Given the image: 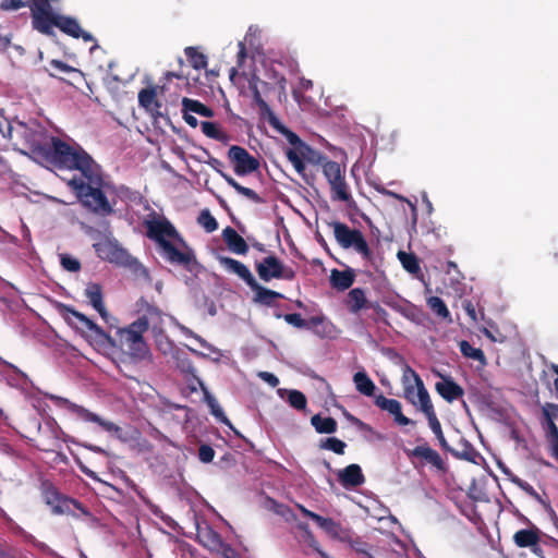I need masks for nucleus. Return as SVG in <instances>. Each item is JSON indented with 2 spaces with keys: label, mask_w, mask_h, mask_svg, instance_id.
<instances>
[{
  "label": "nucleus",
  "mask_w": 558,
  "mask_h": 558,
  "mask_svg": "<svg viewBox=\"0 0 558 558\" xmlns=\"http://www.w3.org/2000/svg\"><path fill=\"white\" fill-rule=\"evenodd\" d=\"M312 520L322 529L330 531L336 526L335 521L331 518H324L317 513H314Z\"/></svg>",
  "instance_id": "obj_53"
},
{
  "label": "nucleus",
  "mask_w": 558,
  "mask_h": 558,
  "mask_svg": "<svg viewBox=\"0 0 558 558\" xmlns=\"http://www.w3.org/2000/svg\"><path fill=\"white\" fill-rule=\"evenodd\" d=\"M374 403L383 411L393 416L395 422L400 426L414 425L415 422L402 413L401 403L396 399H388L384 395L375 396Z\"/></svg>",
  "instance_id": "obj_15"
},
{
  "label": "nucleus",
  "mask_w": 558,
  "mask_h": 558,
  "mask_svg": "<svg viewBox=\"0 0 558 558\" xmlns=\"http://www.w3.org/2000/svg\"><path fill=\"white\" fill-rule=\"evenodd\" d=\"M319 448L330 450L337 454H343L347 448V444L339 438L328 437L320 440Z\"/></svg>",
  "instance_id": "obj_40"
},
{
  "label": "nucleus",
  "mask_w": 558,
  "mask_h": 558,
  "mask_svg": "<svg viewBox=\"0 0 558 558\" xmlns=\"http://www.w3.org/2000/svg\"><path fill=\"white\" fill-rule=\"evenodd\" d=\"M403 392L404 398L412 404H416L415 401V389L416 397L420 403L421 411L425 414L426 418L436 414L434 405L432 403L429 393L424 386V383L420 375L409 365H405L402 375Z\"/></svg>",
  "instance_id": "obj_4"
},
{
  "label": "nucleus",
  "mask_w": 558,
  "mask_h": 558,
  "mask_svg": "<svg viewBox=\"0 0 558 558\" xmlns=\"http://www.w3.org/2000/svg\"><path fill=\"white\" fill-rule=\"evenodd\" d=\"M328 226L333 231V236L337 243L344 250L353 248L359 253L363 259L372 260L373 252L359 229H351L348 225L341 221H330Z\"/></svg>",
  "instance_id": "obj_5"
},
{
  "label": "nucleus",
  "mask_w": 558,
  "mask_h": 558,
  "mask_svg": "<svg viewBox=\"0 0 558 558\" xmlns=\"http://www.w3.org/2000/svg\"><path fill=\"white\" fill-rule=\"evenodd\" d=\"M158 89H160V93L163 92V87L150 86L141 89L137 96L140 107L145 109L155 118L161 116V101L158 99Z\"/></svg>",
  "instance_id": "obj_16"
},
{
  "label": "nucleus",
  "mask_w": 558,
  "mask_h": 558,
  "mask_svg": "<svg viewBox=\"0 0 558 558\" xmlns=\"http://www.w3.org/2000/svg\"><path fill=\"white\" fill-rule=\"evenodd\" d=\"M41 494L45 502L51 508V512L56 515H75L71 510V506L80 510L85 515L89 514L88 510L78 500L62 495L49 481L41 483Z\"/></svg>",
  "instance_id": "obj_9"
},
{
  "label": "nucleus",
  "mask_w": 558,
  "mask_h": 558,
  "mask_svg": "<svg viewBox=\"0 0 558 558\" xmlns=\"http://www.w3.org/2000/svg\"><path fill=\"white\" fill-rule=\"evenodd\" d=\"M462 307L465 311V313L469 315V317L471 318L472 322H476L477 320L476 310H475V306H474L472 301L464 300L462 302Z\"/></svg>",
  "instance_id": "obj_55"
},
{
  "label": "nucleus",
  "mask_w": 558,
  "mask_h": 558,
  "mask_svg": "<svg viewBox=\"0 0 558 558\" xmlns=\"http://www.w3.org/2000/svg\"><path fill=\"white\" fill-rule=\"evenodd\" d=\"M219 263L230 272L239 276L248 287L255 283V277L250 269L241 262L227 256H220Z\"/></svg>",
  "instance_id": "obj_24"
},
{
  "label": "nucleus",
  "mask_w": 558,
  "mask_h": 558,
  "mask_svg": "<svg viewBox=\"0 0 558 558\" xmlns=\"http://www.w3.org/2000/svg\"><path fill=\"white\" fill-rule=\"evenodd\" d=\"M210 165L225 179V181L236 191V193L243 195L244 197H246L247 199H250L251 202H253L255 204L265 203V199L260 195H258L255 191H253L250 187L243 186L233 177L217 169L214 165H219V166L221 165V162L218 159H213V162H210Z\"/></svg>",
  "instance_id": "obj_21"
},
{
  "label": "nucleus",
  "mask_w": 558,
  "mask_h": 558,
  "mask_svg": "<svg viewBox=\"0 0 558 558\" xmlns=\"http://www.w3.org/2000/svg\"><path fill=\"white\" fill-rule=\"evenodd\" d=\"M144 226L147 238L157 244L160 256L167 263L180 266L190 272L199 267L194 250L167 218L145 220Z\"/></svg>",
  "instance_id": "obj_1"
},
{
  "label": "nucleus",
  "mask_w": 558,
  "mask_h": 558,
  "mask_svg": "<svg viewBox=\"0 0 558 558\" xmlns=\"http://www.w3.org/2000/svg\"><path fill=\"white\" fill-rule=\"evenodd\" d=\"M461 445H462L461 451L453 450L452 448H450V450H448V451L453 457H456L458 459H462V460L470 461V462H475L477 452L474 449V447L468 440H464V439L461 441Z\"/></svg>",
  "instance_id": "obj_39"
},
{
  "label": "nucleus",
  "mask_w": 558,
  "mask_h": 558,
  "mask_svg": "<svg viewBox=\"0 0 558 558\" xmlns=\"http://www.w3.org/2000/svg\"><path fill=\"white\" fill-rule=\"evenodd\" d=\"M228 158L233 165L236 175L244 177L256 171L259 168V161L252 156L245 148L232 145L228 150Z\"/></svg>",
  "instance_id": "obj_13"
},
{
  "label": "nucleus",
  "mask_w": 558,
  "mask_h": 558,
  "mask_svg": "<svg viewBox=\"0 0 558 558\" xmlns=\"http://www.w3.org/2000/svg\"><path fill=\"white\" fill-rule=\"evenodd\" d=\"M25 7L23 0H1L0 9L3 11H15Z\"/></svg>",
  "instance_id": "obj_54"
},
{
  "label": "nucleus",
  "mask_w": 558,
  "mask_h": 558,
  "mask_svg": "<svg viewBox=\"0 0 558 558\" xmlns=\"http://www.w3.org/2000/svg\"><path fill=\"white\" fill-rule=\"evenodd\" d=\"M246 48L243 43H239V51L236 54V63L238 66L241 68L246 59Z\"/></svg>",
  "instance_id": "obj_59"
},
{
  "label": "nucleus",
  "mask_w": 558,
  "mask_h": 558,
  "mask_svg": "<svg viewBox=\"0 0 558 558\" xmlns=\"http://www.w3.org/2000/svg\"><path fill=\"white\" fill-rule=\"evenodd\" d=\"M344 305L351 314H357L366 308L379 307L377 303L373 304L367 300L365 290L362 288L351 289L347 294Z\"/></svg>",
  "instance_id": "obj_19"
},
{
  "label": "nucleus",
  "mask_w": 558,
  "mask_h": 558,
  "mask_svg": "<svg viewBox=\"0 0 558 558\" xmlns=\"http://www.w3.org/2000/svg\"><path fill=\"white\" fill-rule=\"evenodd\" d=\"M143 311V307L141 308ZM137 322H144L145 330L151 329L154 336L157 338L163 333V314L162 312L147 302H145V310L142 316H140Z\"/></svg>",
  "instance_id": "obj_17"
},
{
  "label": "nucleus",
  "mask_w": 558,
  "mask_h": 558,
  "mask_svg": "<svg viewBox=\"0 0 558 558\" xmlns=\"http://www.w3.org/2000/svg\"><path fill=\"white\" fill-rule=\"evenodd\" d=\"M258 377L262 378L264 381L269 384L271 387H276L279 384V379L276 375L268 372H260L258 374Z\"/></svg>",
  "instance_id": "obj_56"
},
{
  "label": "nucleus",
  "mask_w": 558,
  "mask_h": 558,
  "mask_svg": "<svg viewBox=\"0 0 558 558\" xmlns=\"http://www.w3.org/2000/svg\"><path fill=\"white\" fill-rule=\"evenodd\" d=\"M201 126H202L203 133L209 138L220 141L223 136L221 131L219 130L218 125L215 122L203 121L201 123Z\"/></svg>",
  "instance_id": "obj_46"
},
{
  "label": "nucleus",
  "mask_w": 558,
  "mask_h": 558,
  "mask_svg": "<svg viewBox=\"0 0 558 558\" xmlns=\"http://www.w3.org/2000/svg\"><path fill=\"white\" fill-rule=\"evenodd\" d=\"M439 377L441 380L435 384V389L444 400L451 403L463 397V388L458 385L452 377L440 374Z\"/></svg>",
  "instance_id": "obj_18"
},
{
  "label": "nucleus",
  "mask_w": 558,
  "mask_h": 558,
  "mask_svg": "<svg viewBox=\"0 0 558 558\" xmlns=\"http://www.w3.org/2000/svg\"><path fill=\"white\" fill-rule=\"evenodd\" d=\"M50 64H51L52 68L58 69L59 71L64 72V73H69L71 71H74V69L71 65H69V64H66V63H64L63 61H60V60H52L50 62Z\"/></svg>",
  "instance_id": "obj_57"
},
{
  "label": "nucleus",
  "mask_w": 558,
  "mask_h": 558,
  "mask_svg": "<svg viewBox=\"0 0 558 558\" xmlns=\"http://www.w3.org/2000/svg\"><path fill=\"white\" fill-rule=\"evenodd\" d=\"M426 303H427V306L429 307V310L439 318L446 320V322H451V315H450V312L446 305V303L444 302L442 299H440L439 296H429L427 300H426Z\"/></svg>",
  "instance_id": "obj_34"
},
{
  "label": "nucleus",
  "mask_w": 558,
  "mask_h": 558,
  "mask_svg": "<svg viewBox=\"0 0 558 558\" xmlns=\"http://www.w3.org/2000/svg\"><path fill=\"white\" fill-rule=\"evenodd\" d=\"M208 408L210 409V413L218 420L220 421L221 423L226 424V425H229L231 426V423L230 421L228 420V417L225 415L222 409L220 408V405L218 404V401H214V403L209 404Z\"/></svg>",
  "instance_id": "obj_52"
},
{
  "label": "nucleus",
  "mask_w": 558,
  "mask_h": 558,
  "mask_svg": "<svg viewBox=\"0 0 558 558\" xmlns=\"http://www.w3.org/2000/svg\"><path fill=\"white\" fill-rule=\"evenodd\" d=\"M256 271L259 278L266 282L271 279L293 280L295 271L291 267H287L275 255L264 257L262 262L256 264Z\"/></svg>",
  "instance_id": "obj_11"
},
{
  "label": "nucleus",
  "mask_w": 558,
  "mask_h": 558,
  "mask_svg": "<svg viewBox=\"0 0 558 558\" xmlns=\"http://www.w3.org/2000/svg\"><path fill=\"white\" fill-rule=\"evenodd\" d=\"M541 534V530L533 525L530 529L517 531L513 535V542L520 548H530L539 543Z\"/></svg>",
  "instance_id": "obj_27"
},
{
  "label": "nucleus",
  "mask_w": 558,
  "mask_h": 558,
  "mask_svg": "<svg viewBox=\"0 0 558 558\" xmlns=\"http://www.w3.org/2000/svg\"><path fill=\"white\" fill-rule=\"evenodd\" d=\"M329 280L332 288L339 291H344L353 284L355 280V272L352 268H348L345 270L332 269Z\"/></svg>",
  "instance_id": "obj_28"
},
{
  "label": "nucleus",
  "mask_w": 558,
  "mask_h": 558,
  "mask_svg": "<svg viewBox=\"0 0 558 558\" xmlns=\"http://www.w3.org/2000/svg\"><path fill=\"white\" fill-rule=\"evenodd\" d=\"M82 177H74L69 181V185L73 189L82 205L94 214L111 215L114 210L107 193L114 189L104 179L100 166L95 165Z\"/></svg>",
  "instance_id": "obj_2"
},
{
  "label": "nucleus",
  "mask_w": 558,
  "mask_h": 558,
  "mask_svg": "<svg viewBox=\"0 0 558 558\" xmlns=\"http://www.w3.org/2000/svg\"><path fill=\"white\" fill-rule=\"evenodd\" d=\"M59 312L64 320L81 333H84L85 331H92L100 343H106L110 347L116 345L114 339L109 333H107L100 326L89 319L86 315L76 311L72 306L60 304Z\"/></svg>",
  "instance_id": "obj_7"
},
{
  "label": "nucleus",
  "mask_w": 558,
  "mask_h": 558,
  "mask_svg": "<svg viewBox=\"0 0 558 558\" xmlns=\"http://www.w3.org/2000/svg\"><path fill=\"white\" fill-rule=\"evenodd\" d=\"M258 83L266 86V82H262L256 75H253L252 78L248 81V88L252 92L254 102L259 108L260 114L263 117H266L269 124L278 123V118L269 107V105L264 100L262 97V94L258 88Z\"/></svg>",
  "instance_id": "obj_20"
},
{
  "label": "nucleus",
  "mask_w": 558,
  "mask_h": 558,
  "mask_svg": "<svg viewBox=\"0 0 558 558\" xmlns=\"http://www.w3.org/2000/svg\"><path fill=\"white\" fill-rule=\"evenodd\" d=\"M197 222L207 233H211L218 229V222L208 209L201 211Z\"/></svg>",
  "instance_id": "obj_41"
},
{
  "label": "nucleus",
  "mask_w": 558,
  "mask_h": 558,
  "mask_svg": "<svg viewBox=\"0 0 558 558\" xmlns=\"http://www.w3.org/2000/svg\"><path fill=\"white\" fill-rule=\"evenodd\" d=\"M144 322L134 320L128 327L118 328L117 339H114L116 345L121 349L126 348L129 353L135 357L143 360L147 356L149 350L143 338L145 330Z\"/></svg>",
  "instance_id": "obj_6"
},
{
  "label": "nucleus",
  "mask_w": 558,
  "mask_h": 558,
  "mask_svg": "<svg viewBox=\"0 0 558 558\" xmlns=\"http://www.w3.org/2000/svg\"><path fill=\"white\" fill-rule=\"evenodd\" d=\"M198 458L203 463H210L215 458V450L209 445H201L198 448Z\"/></svg>",
  "instance_id": "obj_50"
},
{
  "label": "nucleus",
  "mask_w": 558,
  "mask_h": 558,
  "mask_svg": "<svg viewBox=\"0 0 558 558\" xmlns=\"http://www.w3.org/2000/svg\"><path fill=\"white\" fill-rule=\"evenodd\" d=\"M289 404L296 410H304L307 404L306 397L299 390H291L288 395Z\"/></svg>",
  "instance_id": "obj_45"
},
{
  "label": "nucleus",
  "mask_w": 558,
  "mask_h": 558,
  "mask_svg": "<svg viewBox=\"0 0 558 558\" xmlns=\"http://www.w3.org/2000/svg\"><path fill=\"white\" fill-rule=\"evenodd\" d=\"M61 265L65 270L72 272L78 271L81 269L80 260L68 254L61 255Z\"/></svg>",
  "instance_id": "obj_49"
},
{
  "label": "nucleus",
  "mask_w": 558,
  "mask_h": 558,
  "mask_svg": "<svg viewBox=\"0 0 558 558\" xmlns=\"http://www.w3.org/2000/svg\"><path fill=\"white\" fill-rule=\"evenodd\" d=\"M351 548L356 554H360V555H362L365 558H375L371 554V550H369L371 546L366 542L362 541L361 538H356V539L351 541Z\"/></svg>",
  "instance_id": "obj_47"
},
{
  "label": "nucleus",
  "mask_w": 558,
  "mask_h": 558,
  "mask_svg": "<svg viewBox=\"0 0 558 558\" xmlns=\"http://www.w3.org/2000/svg\"><path fill=\"white\" fill-rule=\"evenodd\" d=\"M311 424L319 434H333L337 432L338 423L331 416L323 417L320 414H315L311 417Z\"/></svg>",
  "instance_id": "obj_30"
},
{
  "label": "nucleus",
  "mask_w": 558,
  "mask_h": 558,
  "mask_svg": "<svg viewBox=\"0 0 558 558\" xmlns=\"http://www.w3.org/2000/svg\"><path fill=\"white\" fill-rule=\"evenodd\" d=\"M323 320H324V317H322V316H313L306 322L308 323V328H311V327H316V326L320 325L323 323Z\"/></svg>",
  "instance_id": "obj_62"
},
{
  "label": "nucleus",
  "mask_w": 558,
  "mask_h": 558,
  "mask_svg": "<svg viewBox=\"0 0 558 558\" xmlns=\"http://www.w3.org/2000/svg\"><path fill=\"white\" fill-rule=\"evenodd\" d=\"M356 390L367 397H372L375 393L376 386L374 381L368 377L365 372H357L353 376Z\"/></svg>",
  "instance_id": "obj_31"
},
{
  "label": "nucleus",
  "mask_w": 558,
  "mask_h": 558,
  "mask_svg": "<svg viewBox=\"0 0 558 558\" xmlns=\"http://www.w3.org/2000/svg\"><path fill=\"white\" fill-rule=\"evenodd\" d=\"M34 153L48 165L58 169L78 170L82 175L97 165L81 146H71L54 136L50 144L39 146Z\"/></svg>",
  "instance_id": "obj_3"
},
{
  "label": "nucleus",
  "mask_w": 558,
  "mask_h": 558,
  "mask_svg": "<svg viewBox=\"0 0 558 558\" xmlns=\"http://www.w3.org/2000/svg\"><path fill=\"white\" fill-rule=\"evenodd\" d=\"M286 156L288 158V160L293 165L295 171L302 175V178L305 180V182L307 184H312V180H313V177L310 178L305 170H306V167H305V163H304V159L299 155V153H295L294 150H286Z\"/></svg>",
  "instance_id": "obj_38"
},
{
  "label": "nucleus",
  "mask_w": 558,
  "mask_h": 558,
  "mask_svg": "<svg viewBox=\"0 0 558 558\" xmlns=\"http://www.w3.org/2000/svg\"><path fill=\"white\" fill-rule=\"evenodd\" d=\"M85 296L88 299L89 304L99 313L100 317L108 322L110 315L104 304L101 286L95 282L88 283L85 289Z\"/></svg>",
  "instance_id": "obj_23"
},
{
  "label": "nucleus",
  "mask_w": 558,
  "mask_h": 558,
  "mask_svg": "<svg viewBox=\"0 0 558 558\" xmlns=\"http://www.w3.org/2000/svg\"><path fill=\"white\" fill-rule=\"evenodd\" d=\"M460 351L468 359H472V360L478 361V362H484L485 361L484 352L481 349H478V348H474L466 340H462L460 342Z\"/></svg>",
  "instance_id": "obj_42"
},
{
  "label": "nucleus",
  "mask_w": 558,
  "mask_h": 558,
  "mask_svg": "<svg viewBox=\"0 0 558 558\" xmlns=\"http://www.w3.org/2000/svg\"><path fill=\"white\" fill-rule=\"evenodd\" d=\"M299 155L308 163L312 165H323L325 162L330 161L324 154L314 149L308 144L301 145V149H299Z\"/></svg>",
  "instance_id": "obj_32"
},
{
  "label": "nucleus",
  "mask_w": 558,
  "mask_h": 558,
  "mask_svg": "<svg viewBox=\"0 0 558 558\" xmlns=\"http://www.w3.org/2000/svg\"><path fill=\"white\" fill-rule=\"evenodd\" d=\"M0 558H16L14 549L7 544L0 543Z\"/></svg>",
  "instance_id": "obj_58"
},
{
  "label": "nucleus",
  "mask_w": 558,
  "mask_h": 558,
  "mask_svg": "<svg viewBox=\"0 0 558 558\" xmlns=\"http://www.w3.org/2000/svg\"><path fill=\"white\" fill-rule=\"evenodd\" d=\"M530 548H531L532 553H533L535 556H537V557H539V558H545L544 550H543V548L538 545V543H536V545H534V546H531Z\"/></svg>",
  "instance_id": "obj_63"
},
{
  "label": "nucleus",
  "mask_w": 558,
  "mask_h": 558,
  "mask_svg": "<svg viewBox=\"0 0 558 558\" xmlns=\"http://www.w3.org/2000/svg\"><path fill=\"white\" fill-rule=\"evenodd\" d=\"M250 288L255 292L254 301L266 306H271L276 299L284 298L283 294L260 286L256 280Z\"/></svg>",
  "instance_id": "obj_29"
},
{
  "label": "nucleus",
  "mask_w": 558,
  "mask_h": 558,
  "mask_svg": "<svg viewBox=\"0 0 558 558\" xmlns=\"http://www.w3.org/2000/svg\"><path fill=\"white\" fill-rule=\"evenodd\" d=\"M350 420L351 422L361 430H365V432H372L373 428L371 427V425L364 423L363 421H361L360 418H356L352 415H350Z\"/></svg>",
  "instance_id": "obj_60"
},
{
  "label": "nucleus",
  "mask_w": 558,
  "mask_h": 558,
  "mask_svg": "<svg viewBox=\"0 0 558 558\" xmlns=\"http://www.w3.org/2000/svg\"><path fill=\"white\" fill-rule=\"evenodd\" d=\"M222 239L228 248L235 254L245 255L248 246L245 240L231 227H227L222 231Z\"/></svg>",
  "instance_id": "obj_26"
},
{
  "label": "nucleus",
  "mask_w": 558,
  "mask_h": 558,
  "mask_svg": "<svg viewBox=\"0 0 558 558\" xmlns=\"http://www.w3.org/2000/svg\"><path fill=\"white\" fill-rule=\"evenodd\" d=\"M208 536L213 544L220 545L222 547L223 558H235V550L231 547V545L223 544L220 535L217 532L209 530Z\"/></svg>",
  "instance_id": "obj_44"
},
{
  "label": "nucleus",
  "mask_w": 558,
  "mask_h": 558,
  "mask_svg": "<svg viewBox=\"0 0 558 558\" xmlns=\"http://www.w3.org/2000/svg\"><path fill=\"white\" fill-rule=\"evenodd\" d=\"M338 481L343 487H357L364 484L365 476L359 464H350L338 472Z\"/></svg>",
  "instance_id": "obj_22"
},
{
  "label": "nucleus",
  "mask_w": 558,
  "mask_h": 558,
  "mask_svg": "<svg viewBox=\"0 0 558 558\" xmlns=\"http://www.w3.org/2000/svg\"><path fill=\"white\" fill-rule=\"evenodd\" d=\"M283 318L288 324L296 328L308 329V323L299 313L286 314Z\"/></svg>",
  "instance_id": "obj_48"
},
{
  "label": "nucleus",
  "mask_w": 558,
  "mask_h": 558,
  "mask_svg": "<svg viewBox=\"0 0 558 558\" xmlns=\"http://www.w3.org/2000/svg\"><path fill=\"white\" fill-rule=\"evenodd\" d=\"M274 129H276L279 133H281L289 144L292 146L291 148H288L287 150H294L295 153H299V149H301V145H304L305 142L300 138V136L289 130L287 126L282 125L280 121L278 120V123L270 124Z\"/></svg>",
  "instance_id": "obj_35"
},
{
  "label": "nucleus",
  "mask_w": 558,
  "mask_h": 558,
  "mask_svg": "<svg viewBox=\"0 0 558 558\" xmlns=\"http://www.w3.org/2000/svg\"><path fill=\"white\" fill-rule=\"evenodd\" d=\"M97 255L109 263L133 266L137 260L117 240L104 239L94 244Z\"/></svg>",
  "instance_id": "obj_10"
},
{
  "label": "nucleus",
  "mask_w": 558,
  "mask_h": 558,
  "mask_svg": "<svg viewBox=\"0 0 558 558\" xmlns=\"http://www.w3.org/2000/svg\"><path fill=\"white\" fill-rule=\"evenodd\" d=\"M183 112V120L189 124L191 128H196L198 125V120L192 116L191 111H182Z\"/></svg>",
  "instance_id": "obj_61"
},
{
  "label": "nucleus",
  "mask_w": 558,
  "mask_h": 558,
  "mask_svg": "<svg viewBox=\"0 0 558 558\" xmlns=\"http://www.w3.org/2000/svg\"><path fill=\"white\" fill-rule=\"evenodd\" d=\"M208 408L210 409V413L218 420L220 421L221 423L226 424V425H229L231 426V423L230 421L228 420V417L225 415L222 409L220 408V405L218 404V401H214V403L209 404Z\"/></svg>",
  "instance_id": "obj_51"
},
{
  "label": "nucleus",
  "mask_w": 558,
  "mask_h": 558,
  "mask_svg": "<svg viewBox=\"0 0 558 558\" xmlns=\"http://www.w3.org/2000/svg\"><path fill=\"white\" fill-rule=\"evenodd\" d=\"M551 448V456L558 461V439L549 441Z\"/></svg>",
  "instance_id": "obj_64"
},
{
  "label": "nucleus",
  "mask_w": 558,
  "mask_h": 558,
  "mask_svg": "<svg viewBox=\"0 0 558 558\" xmlns=\"http://www.w3.org/2000/svg\"><path fill=\"white\" fill-rule=\"evenodd\" d=\"M404 451L409 459L418 458L440 472L445 473L447 471V465L440 454L426 442L413 449H405Z\"/></svg>",
  "instance_id": "obj_14"
},
{
  "label": "nucleus",
  "mask_w": 558,
  "mask_h": 558,
  "mask_svg": "<svg viewBox=\"0 0 558 558\" xmlns=\"http://www.w3.org/2000/svg\"><path fill=\"white\" fill-rule=\"evenodd\" d=\"M323 174L330 186V198L333 202H342L348 205L353 203L350 185L345 180V169L337 161H328L323 165Z\"/></svg>",
  "instance_id": "obj_8"
},
{
  "label": "nucleus",
  "mask_w": 558,
  "mask_h": 558,
  "mask_svg": "<svg viewBox=\"0 0 558 558\" xmlns=\"http://www.w3.org/2000/svg\"><path fill=\"white\" fill-rule=\"evenodd\" d=\"M187 61L195 70H202L207 66V57L195 47H186L184 49Z\"/></svg>",
  "instance_id": "obj_37"
},
{
  "label": "nucleus",
  "mask_w": 558,
  "mask_h": 558,
  "mask_svg": "<svg viewBox=\"0 0 558 558\" xmlns=\"http://www.w3.org/2000/svg\"><path fill=\"white\" fill-rule=\"evenodd\" d=\"M58 405L66 408L71 413L75 414L80 420L84 422L96 423L104 430L109 433H118L121 428L113 422L106 421L96 413L90 412L82 405L75 404L70 400L62 397H51Z\"/></svg>",
  "instance_id": "obj_12"
},
{
  "label": "nucleus",
  "mask_w": 558,
  "mask_h": 558,
  "mask_svg": "<svg viewBox=\"0 0 558 558\" xmlns=\"http://www.w3.org/2000/svg\"><path fill=\"white\" fill-rule=\"evenodd\" d=\"M182 107V111H191L205 118L214 117V111L211 108L195 99L183 97Z\"/></svg>",
  "instance_id": "obj_33"
},
{
  "label": "nucleus",
  "mask_w": 558,
  "mask_h": 558,
  "mask_svg": "<svg viewBox=\"0 0 558 558\" xmlns=\"http://www.w3.org/2000/svg\"><path fill=\"white\" fill-rule=\"evenodd\" d=\"M427 420H428L430 429L433 430V433L435 434L436 438L439 441L440 447L446 451L450 450V447L444 436V433L441 429V424H440L437 415L435 414L433 416H429V417H427Z\"/></svg>",
  "instance_id": "obj_43"
},
{
  "label": "nucleus",
  "mask_w": 558,
  "mask_h": 558,
  "mask_svg": "<svg viewBox=\"0 0 558 558\" xmlns=\"http://www.w3.org/2000/svg\"><path fill=\"white\" fill-rule=\"evenodd\" d=\"M398 258L402 267L410 274L416 275L421 271L420 262L416 255L403 251L398 252Z\"/></svg>",
  "instance_id": "obj_36"
},
{
  "label": "nucleus",
  "mask_w": 558,
  "mask_h": 558,
  "mask_svg": "<svg viewBox=\"0 0 558 558\" xmlns=\"http://www.w3.org/2000/svg\"><path fill=\"white\" fill-rule=\"evenodd\" d=\"M544 422L543 426L546 430V437L548 441H553L558 439V427L554 422V417L558 413V404L555 403H545L542 409Z\"/></svg>",
  "instance_id": "obj_25"
}]
</instances>
